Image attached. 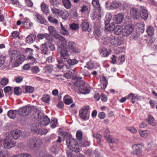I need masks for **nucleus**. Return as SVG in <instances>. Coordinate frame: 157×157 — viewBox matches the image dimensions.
<instances>
[{"mask_svg":"<svg viewBox=\"0 0 157 157\" xmlns=\"http://www.w3.org/2000/svg\"><path fill=\"white\" fill-rule=\"evenodd\" d=\"M54 37L58 40L57 41V50L60 53L62 57L68 56L70 52L67 50V41L66 39L59 34L55 35Z\"/></svg>","mask_w":157,"mask_h":157,"instance_id":"nucleus-1","label":"nucleus"},{"mask_svg":"<svg viewBox=\"0 0 157 157\" xmlns=\"http://www.w3.org/2000/svg\"><path fill=\"white\" fill-rule=\"evenodd\" d=\"M106 7L109 9H116L118 8L121 10L126 9L127 5L126 3H122L119 1H113L111 2H106Z\"/></svg>","mask_w":157,"mask_h":157,"instance_id":"nucleus-2","label":"nucleus"},{"mask_svg":"<svg viewBox=\"0 0 157 157\" xmlns=\"http://www.w3.org/2000/svg\"><path fill=\"white\" fill-rule=\"evenodd\" d=\"M66 145L72 151L79 152L80 149L76 140L72 138H69L67 140Z\"/></svg>","mask_w":157,"mask_h":157,"instance_id":"nucleus-3","label":"nucleus"},{"mask_svg":"<svg viewBox=\"0 0 157 157\" xmlns=\"http://www.w3.org/2000/svg\"><path fill=\"white\" fill-rule=\"evenodd\" d=\"M41 143V140L37 138L31 139L27 142L28 145L32 148L39 147Z\"/></svg>","mask_w":157,"mask_h":157,"instance_id":"nucleus-4","label":"nucleus"},{"mask_svg":"<svg viewBox=\"0 0 157 157\" xmlns=\"http://www.w3.org/2000/svg\"><path fill=\"white\" fill-rule=\"evenodd\" d=\"M16 142L13 140L12 136H7L4 140L3 145L5 147L9 149L13 147L15 145Z\"/></svg>","mask_w":157,"mask_h":157,"instance_id":"nucleus-5","label":"nucleus"},{"mask_svg":"<svg viewBox=\"0 0 157 157\" xmlns=\"http://www.w3.org/2000/svg\"><path fill=\"white\" fill-rule=\"evenodd\" d=\"M89 108V106H86L81 109L79 111V116L83 120H86L89 118V114L88 111Z\"/></svg>","mask_w":157,"mask_h":157,"instance_id":"nucleus-6","label":"nucleus"},{"mask_svg":"<svg viewBox=\"0 0 157 157\" xmlns=\"http://www.w3.org/2000/svg\"><path fill=\"white\" fill-rule=\"evenodd\" d=\"M32 110L31 107L26 106L20 108L18 110V113L20 115L22 116H27L31 113Z\"/></svg>","mask_w":157,"mask_h":157,"instance_id":"nucleus-7","label":"nucleus"},{"mask_svg":"<svg viewBox=\"0 0 157 157\" xmlns=\"http://www.w3.org/2000/svg\"><path fill=\"white\" fill-rule=\"evenodd\" d=\"M66 47H67V50L69 52V50H70L76 53H78L80 52V50L76 47V44L74 41H69Z\"/></svg>","mask_w":157,"mask_h":157,"instance_id":"nucleus-8","label":"nucleus"},{"mask_svg":"<svg viewBox=\"0 0 157 157\" xmlns=\"http://www.w3.org/2000/svg\"><path fill=\"white\" fill-rule=\"evenodd\" d=\"M51 11L52 13L55 15H58L59 16H65L66 17H67L68 16L67 12H65L62 10L58 9L55 7L52 8Z\"/></svg>","mask_w":157,"mask_h":157,"instance_id":"nucleus-9","label":"nucleus"},{"mask_svg":"<svg viewBox=\"0 0 157 157\" xmlns=\"http://www.w3.org/2000/svg\"><path fill=\"white\" fill-rule=\"evenodd\" d=\"M130 13L131 16L136 19H139L141 15L139 9L135 7L130 9Z\"/></svg>","mask_w":157,"mask_h":157,"instance_id":"nucleus-10","label":"nucleus"},{"mask_svg":"<svg viewBox=\"0 0 157 157\" xmlns=\"http://www.w3.org/2000/svg\"><path fill=\"white\" fill-rule=\"evenodd\" d=\"M10 56L11 58V60H13L18 59L20 58V57L24 55H21L19 52L16 50H11L10 52Z\"/></svg>","mask_w":157,"mask_h":157,"instance_id":"nucleus-11","label":"nucleus"},{"mask_svg":"<svg viewBox=\"0 0 157 157\" xmlns=\"http://www.w3.org/2000/svg\"><path fill=\"white\" fill-rule=\"evenodd\" d=\"M110 41L111 44L114 46H117L121 45L122 43V41L121 38L117 37L111 36L110 38Z\"/></svg>","mask_w":157,"mask_h":157,"instance_id":"nucleus-12","label":"nucleus"},{"mask_svg":"<svg viewBox=\"0 0 157 157\" xmlns=\"http://www.w3.org/2000/svg\"><path fill=\"white\" fill-rule=\"evenodd\" d=\"M133 30V29L132 25H127L123 29L122 35L124 36H128L132 32Z\"/></svg>","mask_w":157,"mask_h":157,"instance_id":"nucleus-13","label":"nucleus"},{"mask_svg":"<svg viewBox=\"0 0 157 157\" xmlns=\"http://www.w3.org/2000/svg\"><path fill=\"white\" fill-rule=\"evenodd\" d=\"M133 150L131 153L135 155H138L142 152V146L140 144H134L132 146Z\"/></svg>","mask_w":157,"mask_h":157,"instance_id":"nucleus-14","label":"nucleus"},{"mask_svg":"<svg viewBox=\"0 0 157 157\" xmlns=\"http://www.w3.org/2000/svg\"><path fill=\"white\" fill-rule=\"evenodd\" d=\"M128 99H130L132 103H134L136 101L140 100V97L137 94L132 93L128 95Z\"/></svg>","mask_w":157,"mask_h":157,"instance_id":"nucleus-15","label":"nucleus"},{"mask_svg":"<svg viewBox=\"0 0 157 157\" xmlns=\"http://www.w3.org/2000/svg\"><path fill=\"white\" fill-rule=\"evenodd\" d=\"M124 18V16L123 14L118 13L115 15L113 20L116 24H120L122 22Z\"/></svg>","mask_w":157,"mask_h":157,"instance_id":"nucleus-16","label":"nucleus"},{"mask_svg":"<svg viewBox=\"0 0 157 157\" xmlns=\"http://www.w3.org/2000/svg\"><path fill=\"white\" fill-rule=\"evenodd\" d=\"M79 91L82 94H86L90 92V88L85 84L79 88Z\"/></svg>","mask_w":157,"mask_h":157,"instance_id":"nucleus-17","label":"nucleus"},{"mask_svg":"<svg viewBox=\"0 0 157 157\" xmlns=\"http://www.w3.org/2000/svg\"><path fill=\"white\" fill-rule=\"evenodd\" d=\"M25 57L24 56H22L20 58L18 59L14 60L15 61L12 64V67H18L25 60Z\"/></svg>","mask_w":157,"mask_h":157,"instance_id":"nucleus-18","label":"nucleus"},{"mask_svg":"<svg viewBox=\"0 0 157 157\" xmlns=\"http://www.w3.org/2000/svg\"><path fill=\"white\" fill-rule=\"evenodd\" d=\"M51 151L54 154L58 153L59 150V144H56V142H53V145L50 148Z\"/></svg>","mask_w":157,"mask_h":157,"instance_id":"nucleus-19","label":"nucleus"},{"mask_svg":"<svg viewBox=\"0 0 157 157\" xmlns=\"http://www.w3.org/2000/svg\"><path fill=\"white\" fill-rule=\"evenodd\" d=\"M21 134V132L20 130H16L12 131L11 132V135L9 136H12V139L14 138V139L18 138Z\"/></svg>","mask_w":157,"mask_h":157,"instance_id":"nucleus-20","label":"nucleus"},{"mask_svg":"<svg viewBox=\"0 0 157 157\" xmlns=\"http://www.w3.org/2000/svg\"><path fill=\"white\" fill-rule=\"evenodd\" d=\"M37 36L40 40H42L44 38H45L48 40L50 41L52 40V39L50 37V35L46 33L38 34L37 35Z\"/></svg>","mask_w":157,"mask_h":157,"instance_id":"nucleus-21","label":"nucleus"},{"mask_svg":"<svg viewBox=\"0 0 157 157\" xmlns=\"http://www.w3.org/2000/svg\"><path fill=\"white\" fill-rule=\"evenodd\" d=\"M40 122L42 125L46 126L50 122V120L47 116H43L40 119Z\"/></svg>","mask_w":157,"mask_h":157,"instance_id":"nucleus-22","label":"nucleus"},{"mask_svg":"<svg viewBox=\"0 0 157 157\" xmlns=\"http://www.w3.org/2000/svg\"><path fill=\"white\" fill-rule=\"evenodd\" d=\"M82 78L80 77L78 78L74 82V84L75 86L80 87L85 84V82L82 80Z\"/></svg>","mask_w":157,"mask_h":157,"instance_id":"nucleus-23","label":"nucleus"},{"mask_svg":"<svg viewBox=\"0 0 157 157\" xmlns=\"http://www.w3.org/2000/svg\"><path fill=\"white\" fill-rule=\"evenodd\" d=\"M81 27L83 31H87L89 28V24L86 20H84L82 21L81 24Z\"/></svg>","mask_w":157,"mask_h":157,"instance_id":"nucleus-24","label":"nucleus"},{"mask_svg":"<svg viewBox=\"0 0 157 157\" xmlns=\"http://www.w3.org/2000/svg\"><path fill=\"white\" fill-rule=\"evenodd\" d=\"M140 10L142 13L141 14L142 18L144 20L147 19L148 17V14L145 8L143 6H141Z\"/></svg>","mask_w":157,"mask_h":157,"instance_id":"nucleus-25","label":"nucleus"},{"mask_svg":"<svg viewBox=\"0 0 157 157\" xmlns=\"http://www.w3.org/2000/svg\"><path fill=\"white\" fill-rule=\"evenodd\" d=\"M46 43L42 44L40 49L41 51V53L44 55H48L49 53V50L47 46Z\"/></svg>","mask_w":157,"mask_h":157,"instance_id":"nucleus-26","label":"nucleus"},{"mask_svg":"<svg viewBox=\"0 0 157 157\" xmlns=\"http://www.w3.org/2000/svg\"><path fill=\"white\" fill-rule=\"evenodd\" d=\"M36 37V36L35 35L32 34L29 35L26 37V41L28 43H32L35 41Z\"/></svg>","mask_w":157,"mask_h":157,"instance_id":"nucleus-27","label":"nucleus"},{"mask_svg":"<svg viewBox=\"0 0 157 157\" xmlns=\"http://www.w3.org/2000/svg\"><path fill=\"white\" fill-rule=\"evenodd\" d=\"M17 111L16 110H10L8 112L7 115L8 117L11 119H13L16 117Z\"/></svg>","mask_w":157,"mask_h":157,"instance_id":"nucleus-28","label":"nucleus"},{"mask_svg":"<svg viewBox=\"0 0 157 157\" xmlns=\"http://www.w3.org/2000/svg\"><path fill=\"white\" fill-rule=\"evenodd\" d=\"M36 18L37 19V22L38 23L44 24L46 22L44 18L41 15L37 13L35 15Z\"/></svg>","mask_w":157,"mask_h":157,"instance_id":"nucleus-29","label":"nucleus"},{"mask_svg":"<svg viewBox=\"0 0 157 157\" xmlns=\"http://www.w3.org/2000/svg\"><path fill=\"white\" fill-rule=\"evenodd\" d=\"M148 123L150 125L155 126L156 125V122L153 117L151 115L148 116Z\"/></svg>","mask_w":157,"mask_h":157,"instance_id":"nucleus-30","label":"nucleus"},{"mask_svg":"<svg viewBox=\"0 0 157 157\" xmlns=\"http://www.w3.org/2000/svg\"><path fill=\"white\" fill-rule=\"evenodd\" d=\"M41 10L44 13L47 14L49 13L48 7L45 3H43L41 4Z\"/></svg>","mask_w":157,"mask_h":157,"instance_id":"nucleus-31","label":"nucleus"},{"mask_svg":"<svg viewBox=\"0 0 157 157\" xmlns=\"http://www.w3.org/2000/svg\"><path fill=\"white\" fill-rule=\"evenodd\" d=\"M62 3L64 6L67 9H70L72 6L71 2L70 0H62Z\"/></svg>","mask_w":157,"mask_h":157,"instance_id":"nucleus-32","label":"nucleus"},{"mask_svg":"<svg viewBox=\"0 0 157 157\" xmlns=\"http://www.w3.org/2000/svg\"><path fill=\"white\" fill-rule=\"evenodd\" d=\"M106 140L109 144H117L118 142V139L112 136L107 138Z\"/></svg>","mask_w":157,"mask_h":157,"instance_id":"nucleus-33","label":"nucleus"},{"mask_svg":"<svg viewBox=\"0 0 157 157\" xmlns=\"http://www.w3.org/2000/svg\"><path fill=\"white\" fill-rule=\"evenodd\" d=\"M33 50L30 48H27L26 49V52L29 53V56L28 58L29 60H35V58L32 56V52Z\"/></svg>","mask_w":157,"mask_h":157,"instance_id":"nucleus-34","label":"nucleus"},{"mask_svg":"<svg viewBox=\"0 0 157 157\" xmlns=\"http://www.w3.org/2000/svg\"><path fill=\"white\" fill-rule=\"evenodd\" d=\"M105 29L109 31L114 30L115 27L114 23L112 22L110 24H105Z\"/></svg>","mask_w":157,"mask_h":157,"instance_id":"nucleus-35","label":"nucleus"},{"mask_svg":"<svg viewBox=\"0 0 157 157\" xmlns=\"http://www.w3.org/2000/svg\"><path fill=\"white\" fill-rule=\"evenodd\" d=\"M123 28L121 25H117L115 28L114 31V33L116 35H119L121 34V32H123Z\"/></svg>","mask_w":157,"mask_h":157,"instance_id":"nucleus-36","label":"nucleus"},{"mask_svg":"<svg viewBox=\"0 0 157 157\" xmlns=\"http://www.w3.org/2000/svg\"><path fill=\"white\" fill-rule=\"evenodd\" d=\"M100 54L104 57H107L109 55L107 49L104 48H102L100 51Z\"/></svg>","mask_w":157,"mask_h":157,"instance_id":"nucleus-37","label":"nucleus"},{"mask_svg":"<svg viewBox=\"0 0 157 157\" xmlns=\"http://www.w3.org/2000/svg\"><path fill=\"white\" fill-rule=\"evenodd\" d=\"M53 70V67L52 65H47L43 68V71L45 73L48 72L49 73H51Z\"/></svg>","mask_w":157,"mask_h":157,"instance_id":"nucleus-38","label":"nucleus"},{"mask_svg":"<svg viewBox=\"0 0 157 157\" xmlns=\"http://www.w3.org/2000/svg\"><path fill=\"white\" fill-rule=\"evenodd\" d=\"M112 19V15L110 13H108L106 14L105 19V24H108Z\"/></svg>","mask_w":157,"mask_h":157,"instance_id":"nucleus-39","label":"nucleus"},{"mask_svg":"<svg viewBox=\"0 0 157 157\" xmlns=\"http://www.w3.org/2000/svg\"><path fill=\"white\" fill-rule=\"evenodd\" d=\"M43 116V113L39 111H36L33 114V117L36 119L40 120Z\"/></svg>","mask_w":157,"mask_h":157,"instance_id":"nucleus-40","label":"nucleus"},{"mask_svg":"<svg viewBox=\"0 0 157 157\" xmlns=\"http://www.w3.org/2000/svg\"><path fill=\"white\" fill-rule=\"evenodd\" d=\"M154 30L153 27L151 26H149L147 29L146 32L149 36H152L154 34Z\"/></svg>","mask_w":157,"mask_h":157,"instance_id":"nucleus-41","label":"nucleus"},{"mask_svg":"<svg viewBox=\"0 0 157 157\" xmlns=\"http://www.w3.org/2000/svg\"><path fill=\"white\" fill-rule=\"evenodd\" d=\"M93 6L96 9L100 10V5L99 2L98 0H93L92 2Z\"/></svg>","mask_w":157,"mask_h":157,"instance_id":"nucleus-42","label":"nucleus"},{"mask_svg":"<svg viewBox=\"0 0 157 157\" xmlns=\"http://www.w3.org/2000/svg\"><path fill=\"white\" fill-rule=\"evenodd\" d=\"M94 31L95 34L96 36L98 37H100L101 36V32L100 28L95 27L94 28Z\"/></svg>","mask_w":157,"mask_h":157,"instance_id":"nucleus-43","label":"nucleus"},{"mask_svg":"<svg viewBox=\"0 0 157 157\" xmlns=\"http://www.w3.org/2000/svg\"><path fill=\"white\" fill-rule=\"evenodd\" d=\"M68 95H66L64 97V100L65 103L67 105H69L73 102L72 98H67Z\"/></svg>","mask_w":157,"mask_h":157,"instance_id":"nucleus-44","label":"nucleus"},{"mask_svg":"<svg viewBox=\"0 0 157 157\" xmlns=\"http://www.w3.org/2000/svg\"><path fill=\"white\" fill-rule=\"evenodd\" d=\"M48 30L49 33L51 35H54V36L55 35L58 34L57 33H55L56 29L54 27L52 26H49L48 28Z\"/></svg>","mask_w":157,"mask_h":157,"instance_id":"nucleus-45","label":"nucleus"},{"mask_svg":"<svg viewBox=\"0 0 157 157\" xmlns=\"http://www.w3.org/2000/svg\"><path fill=\"white\" fill-rule=\"evenodd\" d=\"M26 93H32L33 92L34 88L33 87L30 86H26L25 87Z\"/></svg>","mask_w":157,"mask_h":157,"instance_id":"nucleus-46","label":"nucleus"},{"mask_svg":"<svg viewBox=\"0 0 157 157\" xmlns=\"http://www.w3.org/2000/svg\"><path fill=\"white\" fill-rule=\"evenodd\" d=\"M13 157H32V156L29 154L23 153L15 155Z\"/></svg>","mask_w":157,"mask_h":157,"instance_id":"nucleus-47","label":"nucleus"},{"mask_svg":"<svg viewBox=\"0 0 157 157\" xmlns=\"http://www.w3.org/2000/svg\"><path fill=\"white\" fill-rule=\"evenodd\" d=\"M67 62L69 65H73L78 63L77 60L75 59H69Z\"/></svg>","mask_w":157,"mask_h":157,"instance_id":"nucleus-48","label":"nucleus"},{"mask_svg":"<svg viewBox=\"0 0 157 157\" xmlns=\"http://www.w3.org/2000/svg\"><path fill=\"white\" fill-rule=\"evenodd\" d=\"M103 82L101 84V88L104 90L108 85V82L107 80L105 77H103Z\"/></svg>","mask_w":157,"mask_h":157,"instance_id":"nucleus-49","label":"nucleus"},{"mask_svg":"<svg viewBox=\"0 0 157 157\" xmlns=\"http://www.w3.org/2000/svg\"><path fill=\"white\" fill-rule=\"evenodd\" d=\"M94 63L92 61H90L88 62L87 65L85 67H87L89 69H93L94 68Z\"/></svg>","mask_w":157,"mask_h":157,"instance_id":"nucleus-50","label":"nucleus"},{"mask_svg":"<svg viewBox=\"0 0 157 157\" xmlns=\"http://www.w3.org/2000/svg\"><path fill=\"white\" fill-rule=\"evenodd\" d=\"M48 21L51 23L57 24L58 23V21L57 19L52 17L50 16H49L48 17Z\"/></svg>","mask_w":157,"mask_h":157,"instance_id":"nucleus-51","label":"nucleus"},{"mask_svg":"<svg viewBox=\"0 0 157 157\" xmlns=\"http://www.w3.org/2000/svg\"><path fill=\"white\" fill-rule=\"evenodd\" d=\"M39 128L38 125L36 123L32 124L31 126V131L34 132H36L38 130Z\"/></svg>","mask_w":157,"mask_h":157,"instance_id":"nucleus-52","label":"nucleus"},{"mask_svg":"<svg viewBox=\"0 0 157 157\" xmlns=\"http://www.w3.org/2000/svg\"><path fill=\"white\" fill-rule=\"evenodd\" d=\"M82 132L80 131H78L77 132L76 136L77 139L80 140L82 139Z\"/></svg>","mask_w":157,"mask_h":157,"instance_id":"nucleus-53","label":"nucleus"},{"mask_svg":"<svg viewBox=\"0 0 157 157\" xmlns=\"http://www.w3.org/2000/svg\"><path fill=\"white\" fill-rule=\"evenodd\" d=\"M40 71V69L39 67L37 66L33 67L32 68V72L34 74H37Z\"/></svg>","mask_w":157,"mask_h":157,"instance_id":"nucleus-54","label":"nucleus"},{"mask_svg":"<svg viewBox=\"0 0 157 157\" xmlns=\"http://www.w3.org/2000/svg\"><path fill=\"white\" fill-rule=\"evenodd\" d=\"M47 44L51 51H53L55 50V48L53 44L50 42H48Z\"/></svg>","mask_w":157,"mask_h":157,"instance_id":"nucleus-55","label":"nucleus"},{"mask_svg":"<svg viewBox=\"0 0 157 157\" xmlns=\"http://www.w3.org/2000/svg\"><path fill=\"white\" fill-rule=\"evenodd\" d=\"M57 121V120L56 119H54L51 120L50 122V124L52 128H54L56 127Z\"/></svg>","mask_w":157,"mask_h":157,"instance_id":"nucleus-56","label":"nucleus"},{"mask_svg":"<svg viewBox=\"0 0 157 157\" xmlns=\"http://www.w3.org/2000/svg\"><path fill=\"white\" fill-rule=\"evenodd\" d=\"M61 33L63 35H68L69 33L65 27L61 29L60 30Z\"/></svg>","mask_w":157,"mask_h":157,"instance_id":"nucleus-57","label":"nucleus"},{"mask_svg":"<svg viewBox=\"0 0 157 157\" xmlns=\"http://www.w3.org/2000/svg\"><path fill=\"white\" fill-rule=\"evenodd\" d=\"M50 97L49 95H44L43 97L41 98L42 100L44 102H48L50 100Z\"/></svg>","mask_w":157,"mask_h":157,"instance_id":"nucleus-58","label":"nucleus"},{"mask_svg":"<svg viewBox=\"0 0 157 157\" xmlns=\"http://www.w3.org/2000/svg\"><path fill=\"white\" fill-rule=\"evenodd\" d=\"M50 3L53 6H57L59 5V1L57 0H51Z\"/></svg>","mask_w":157,"mask_h":157,"instance_id":"nucleus-59","label":"nucleus"},{"mask_svg":"<svg viewBox=\"0 0 157 157\" xmlns=\"http://www.w3.org/2000/svg\"><path fill=\"white\" fill-rule=\"evenodd\" d=\"M8 79L7 78H3L1 81V84L2 86H5L8 83Z\"/></svg>","mask_w":157,"mask_h":157,"instance_id":"nucleus-60","label":"nucleus"},{"mask_svg":"<svg viewBox=\"0 0 157 157\" xmlns=\"http://www.w3.org/2000/svg\"><path fill=\"white\" fill-rule=\"evenodd\" d=\"M110 132L109 129H106L105 131V133H104V136L105 139L106 140L107 138H108L111 136L109 135Z\"/></svg>","mask_w":157,"mask_h":157,"instance_id":"nucleus-61","label":"nucleus"},{"mask_svg":"<svg viewBox=\"0 0 157 157\" xmlns=\"http://www.w3.org/2000/svg\"><path fill=\"white\" fill-rule=\"evenodd\" d=\"M139 26L138 29H139V32L141 33H143L144 30V26L143 25L141 24H139L138 25Z\"/></svg>","mask_w":157,"mask_h":157,"instance_id":"nucleus-62","label":"nucleus"},{"mask_svg":"<svg viewBox=\"0 0 157 157\" xmlns=\"http://www.w3.org/2000/svg\"><path fill=\"white\" fill-rule=\"evenodd\" d=\"M139 133L141 137H146L148 136L147 131L140 130L139 131Z\"/></svg>","mask_w":157,"mask_h":157,"instance_id":"nucleus-63","label":"nucleus"},{"mask_svg":"<svg viewBox=\"0 0 157 157\" xmlns=\"http://www.w3.org/2000/svg\"><path fill=\"white\" fill-rule=\"evenodd\" d=\"M8 155L7 152L6 151H0V157H8Z\"/></svg>","mask_w":157,"mask_h":157,"instance_id":"nucleus-64","label":"nucleus"}]
</instances>
